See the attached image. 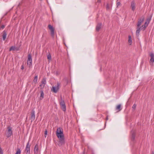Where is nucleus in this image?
I'll return each mask as SVG.
<instances>
[{"label": "nucleus", "mask_w": 154, "mask_h": 154, "mask_svg": "<svg viewBox=\"0 0 154 154\" xmlns=\"http://www.w3.org/2000/svg\"><path fill=\"white\" fill-rule=\"evenodd\" d=\"M61 100L60 102V105L61 109L63 111H65L66 110V106L65 103L63 100H62L61 97H60Z\"/></svg>", "instance_id": "obj_1"}, {"label": "nucleus", "mask_w": 154, "mask_h": 154, "mask_svg": "<svg viewBox=\"0 0 154 154\" xmlns=\"http://www.w3.org/2000/svg\"><path fill=\"white\" fill-rule=\"evenodd\" d=\"M48 27L49 29L51 31V36L53 38L54 37V28H53V26L50 24H49Z\"/></svg>", "instance_id": "obj_2"}, {"label": "nucleus", "mask_w": 154, "mask_h": 154, "mask_svg": "<svg viewBox=\"0 0 154 154\" xmlns=\"http://www.w3.org/2000/svg\"><path fill=\"white\" fill-rule=\"evenodd\" d=\"M12 134V128L10 127L8 128L7 131L6 133V135L7 137L9 138L10 137Z\"/></svg>", "instance_id": "obj_3"}, {"label": "nucleus", "mask_w": 154, "mask_h": 154, "mask_svg": "<svg viewBox=\"0 0 154 154\" xmlns=\"http://www.w3.org/2000/svg\"><path fill=\"white\" fill-rule=\"evenodd\" d=\"M60 85L59 83H58L57 85L55 87H53L51 89V91L55 93H56L58 91L59 88V87Z\"/></svg>", "instance_id": "obj_4"}, {"label": "nucleus", "mask_w": 154, "mask_h": 154, "mask_svg": "<svg viewBox=\"0 0 154 154\" xmlns=\"http://www.w3.org/2000/svg\"><path fill=\"white\" fill-rule=\"evenodd\" d=\"M59 139V142L58 144L59 146H61L65 144V141L64 137L62 138H60Z\"/></svg>", "instance_id": "obj_5"}, {"label": "nucleus", "mask_w": 154, "mask_h": 154, "mask_svg": "<svg viewBox=\"0 0 154 154\" xmlns=\"http://www.w3.org/2000/svg\"><path fill=\"white\" fill-rule=\"evenodd\" d=\"M46 83V80L45 78H44L41 82V84L40 85V86L41 87V88H44L45 84Z\"/></svg>", "instance_id": "obj_6"}, {"label": "nucleus", "mask_w": 154, "mask_h": 154, "mask_svg": "<svg viewBox=\"0 0 154 154\" xmlns=\"http://www.w3.org/2000/svg\"><path fill=\"white\" fill-rule=\"evenodd\" d=\"M144 17H142L140 19L138 22V23L137 24V27H140V26L141 24L143 22L144 20Z\"/></svg>", "instance_id": "obj_7"}, {"label": "nucleus", "mask_w": 154, "mask_h": 154, "mask_svg": "<svg viewBox=\"0 0 154 154\" xmlns=\"http://www.w3.org/2000/svg\"><path fill=\"white\" fill-rule=\"evenodd\" d=\"M151 57L149 63L151 65H152L154 62V54L153 53H151L150 54Z\"/></svg>", "instance_id": "obj_8"}, {"label": "nucleus", "mask_w": 154, "mask_h": 154, "mask_svg": "<svg viewBox=\"0 0 154 154\" xmlns=\"http://www.w3.org/2000/svg\"><path fill=\"white\" fill-rule=\"evenodd\" d=\"M30 145L29 144V142H28L27 143L25 148V150L26 152L27 153H29L30 150Z\"/></svg>", "instance_id": "obj_9"}, {"label": "nucleus", "mask_w": 154, "mask_h": 154, "mask_svg": "<svg viewBox=\"0 0 154 154\" xmlns=\"http://www.w3.org/2000/svg\"><path fill=\"white\" fill-rule=\"evenodd\" d=\"M35 119V112L33 110H32L31 114V117L30 119L31 120V122H32V121L34 120Z\"/></svg>", "instance_id": "obj_10"}, {"label": "nucleus", "mask_w": 154, "mask_h": 154, "mask_svg": "<svg viewBox=\"0 0 154 154\" xmlns=\"http://www.w3.org/2000/svg\"><path fill=\"white\" fill-rule=\"evenodd\" d=\"M132 10L133 11H134L135 9L136 4L134 1L131 2V5Z\"/></svg>", "instance_id": "obj_11"}, {"label": "nucleus", "mask_w": 154, "mask_h": 154, "mask_svg": "<svg viewBox=\"0 0 154 154\" xmlns=\"http://www.w3.org/2000/svg\"><path fill=\"white\" fill-rule=\"evenodd\" d=\"M38 144H36L35 146V148H34V153L35 154H38Z\"/></svg>", "instance_id": "obj_12"}, {"label": "nucleus", "mask_w": 154, "mask_h": 154, "mask_svg": "<svg viewBox=\"0 0 154 154\" xmlns=\"http://www.w3.org/2000/svg\"><path fill=\"white\" fill-rule=\"evenodd\" d=\"M2 38L3 41H4L6 38L7 33L5 30H4L2 32Z\"/></svg>", "instance_id": "obj_13"}, {"label": "nucleus", "mask_w": 154, "mask_h": 154, "mask_svg": "<svg viewBox=\"0 0 154 154\" xmlns=\"http://www.w3.org/2000/svg\"><path fill=\"white\" fill-rule=\"evenodd\" d=\"M56 135L58 139L60 138H62L63 137H64V136L63 134V133H56Z\"/></svg>", "instance_id": "obj_14"}, {"label": "nucleus", "mask_w": 154, "mask_h": 154, "mask_svg": "<svg viewBox=\"0 0 154 154\" xmlns=\"http://www.w3.org/2000/svg\"><path fill=\"white\" fill-rule=\"evenodd\" d=\"M102 24L101 23H99L97 24L96 27V31H98L100 29L101 27Z\"/></svg>", "instance_id": "obj_15"}, {"label": "nucleus", "mask_w": 154, "mask_h": 154, "mask_svg": "<svg viewBox=\"0 0 154 154\" xmlns=\"http://www.w3.org/2000/svg\"><path fill=\"white\" fill-rule=\"evenodd\" d=\"M131 133L132 134L131 139L132 140H134L135 137V133L134 131H131Z\"/></svg>", "instance_id": "obj_16"}, {"label": "nucleus", "mask_w": 154, "mask_h": 154, "mask_svg": "<svg viewBox=\"0 0 154 154\" xmlns=\"http://www.w3.org/2000/svg\"><path fill=\"white\" fill-rule=\"evenodd\" d=\"M121 104H119L117 105L116 107V110H117V112H119L122 109L121 108Z\"/></svg>", "instance_id": "obj_17"}, {"label": "nucleus", "mask_w": 154, "mask_h": 154, "mask_svg": "<svg viewBox=\"0 0 154 154\" xmlns=\"http://www.w3.org/2000/svg\"><path fill=\"white\" fill-rule=\"evenodd\" d=\"M63 133V130L61 128H58L56 131V133Z\"/></svg>", "instance_id": "obj_18"}, {"label": "nucleus", "mask_w": 154, "mask_h": 154, "mask_svg": "<svg viewBox=\"0 0 154 154\" xmlns=\"http://www.w3.org/2000/svg\"><path fill=\"white\" fill-rule=\"evenodd\" d=\"M141 29V27H137V30H136V35H137L138 36L139 35V33L140 32V30L141 29Z\"/></svg>", "instance_id": "obj_19"}, {"label": "nucleus", "mask_w": 154, "mask_h": 154, "mask_svg": "<svg viewBox=\"0 0 154 154\" xmlns=\"http://www.w3.org/2000/svg\"><path fill=\"white\" fill-rule=\"evenodd\" d=\"M128 37V42L129 43V45H131L132 44V40L131 36L130 35H129Z\"/></svg>", "instance_id": "obj_20"}, {"label": "nucleus", "mask_w": 154, "mask_h": 154, "mask_svg": "<svg viewBox=\"0 0 154 154\" xmlns=\"http://www.w3.org/2000/svg\"><path fill=\"white\" fill-rule=\"evenodd\" d=\"M44 94L42 91L41 92L40 96V100H42L44 97Z\"/></svg>", "instance_id": "obj_21"}, {"label": "nucleus", "mask_w": 154, "mask_h": 154, "mask_svg": "<svg viewBox=\"0 0 154 154\" xmlns=\"http://www.w3.org/2000/svg\"><path fill=\"white\" fill-rule=\"evenodd\" d=\"M37 80H38V76L36 75L34 79L33 80V82L34 83H35L37 81Z\"/></svg>", "instance_id": "obj_22"}, {"label": "nucleus", "mask_w": 154, "mask_h": 154, "mask_svg": "<svg viewBox=\"0 0 154 154\" xmlns=\"http://www.w3.org/2000/svg\"><path fill=\"white\" fill-rule=\"evenodd\" d=\"M147 25H143L142 26V27H141V29H140L141 30H144L146 28L147 26Z\"/></svg>", "instance_id": "obj_23"}, {"label": "nucleus", "mask_w": 154, "mask_h": 154, "mask_svg": "<svg viewBox=\"0 0 154 154\" xmlns=\"http://www.w3.org/2000/svg\"><path fill=\"white\" fill-rule=\"evenodd\" d=\"M32 60H27V64L29 66H30L31 65H32Z\"/></svg>", "instance_id": "obj_24"}, {"label": "nucleus", "mask_w": 154, "mask_h": 154, "mask_svg": "<svg viewBox=\"0 0 154 154\" xmlns=\"http://www.w3.org/2000/svg\"><path fill=\"white\" fill-rule=\"evenodd\" d=\"M151 20V17L150 18H147L146 19V22H147V24L146 25H147V26H148V25L150 21Z\"/></svg>", "instance_id": "obj_25"}, {"label": "nucleus", "mask_w": 154, "mask_h": 154, "mask_svg": "<svg viewBox=\"0 0 154 154\" xmlns=\"http://www.w3.org/2000/svg\"><path fill=\"white\" fill-rule=\"evenodd\" d=\"M27 60H29V61L32 60V57H31V56L30 54H28V58Z\"/></svg>", "instance_id": "obj_26"}, {"label": "nucleus", "mask_w": 154, "mask_h": 154, "mask_svg": "<svg viewBox=\"0 0 154 154\" xmlns=\"http://www.w3.org/2000/svg\"><path fill=\"white\" fill-rule=\"evenodd\" d=\"M21 150L20 149H18L15 154H20Z\"/></svg>", "instance_id": "obj_27"}, {"label": "nucleus", "mask_w": 154, "mask_h": 154, "mask_svg": "<svg viewBox=\"0 0 154 154\" xmlns=\"http://www.w3.org/2000/svg\"><path fill=\"white\" fill-rule=\"evenodd\" d=\"M136 107V104H134L132 106V109L133 110H135Z\"/></svg>", "instance_id": "obj_28"}, {"label": "nucleus", "mask_w": 154, "mask_h": 154, "mask_svg": "<svg viewBox=\"0 0 154 154\" xmlns=\"http://www.w3.org/2000/svg\"><path fill=\"white\" fill-rule=\"evenodd\" d=\"M15 48V47L14 46H11L9 49V51H11L12 50H14Z\"/></svg>", "instance_id": "obj_29"}, {"label": "nucleus", "mask_w": 154, "mask_h": 154, "mask_svg": "<svg viewBox=\"0 0 154 154\" xmlns=\"http://www.w3.org/2000/svg\"><path fill=\"white\" fill-rule=\"evenodd\" d=\"M47 58L49 60H50L51 59V55L50 54H48L47 56Z\"/></svg>", "instance_id": "obj_30"}, {"label": "nucleus", "mask_w": 154, "mask_h": 154, "mask_svg": "<svg viewBox=\"0 0 154 154\" xmlns=\"http://www.w3.org/2000/svg\"><path fill=\"white\" fill-rule=\"evenodd\" d=\"M120 5H121V3L120 2H117V4H116L117 7H118Z\"/></svg>", "instance_id": "obj_31"}, {"label": "nucleus", "mask_w": 154, "mask_h": 154, "mask_svg": "<svg viewBox=\"0 0 154 154\" xmlns=\"http://www.w3.org/2000/svg\"><path fill=\"white\" fill-rule=\"evenodd\" d=\"M47 133H48V132H47V130H46L45 132V137H46V135H47Z\"/></svg>", "instance_id": "obj_32"}, {"label": "nucleus", "mask_w": 154, "mask_h": 154, "mask_svg": "<svg viewBox=\"0 0 154 154\" xmlns=\"http://www.w3.org/2000/svg\"><path fill=\"white\" fill-rule=\"evenodd\" d=\"M5 27V26L4 25H2V26L1 27H0V29H3Z\"/></svg>", "instance_id": "obj_33"}, {"label": "nucleus", "mask_w": 154, "mask_h": 154, "mask_svg": "<svg viewBox=\"0 0 154 154\" xmlns=\"http://www.w3.org/2000/svg\"><path fill=\"white\" fill-rule=\"evenodd\" d=\"M106 8L107 10H108L109 9V6L108 4H107Z\"/></svg>", "instance_id": "obj_34"}, {"label": "nucleus", "mask_w": 154, "mask_h": 154, "mask_svg": "<svg viewBox=\"0 0 154 154\" xmlns=\"http://www.w3.org/2000/svg\"><path fill=\"white\" fill-rule=\"evenodd\" d=\"M24 68L23 66V65H22L21 66V69H24Z\"/></svg>", "instance_id": "obj_35"}, {"label": "nucleus", "mask_w": 154, "mask_h": 154, "mask_svg": "<svg viewBox=\"0 0 154 154\" xmlns=\"http://www.w3.org/2000/svg\"><path fill=\"white\" fill-rule=\"evenodd\" d=\"M147 24V22H146L144 25H146Z\"/></svg>", "instance_id": "obj_36"}, {"label": "nucleus", "mask_w": 154, "mask_h": 154, "mask_svg": "<svg viewBox=\"0 0 154 154\" xmlns=\"http://www.w3.org/2000/svg\"><path fill=\"white\" fill-rule=\"evenodd\" d=\"M151 154H154V152L153 151H152L151 152Z\"/></svg>", "instance_id": "obj_37"}, {"label": "nucleus", "mask_w": 154, "mask_h": 154, "mask_svg": "<svg viewBox=\"0 0 154 154\" xmlns=\"http://www.w3.org/2000/svg\"><path fill=\"white\" fill-rule=\"evenodd\" d=\"M106 119H107V120H108V117H107L106 118Z\"/></svg>", "instance_id": "obj_38"}, {"label": "nucleus", "mask_w": 154, "mask_h": 154, "mask_svg": "<svg viewBox=\"0 0 154 154\" xmlns=\"http://www.w3.org/2000/svg\"><path fill=\"white\" fill-rule=\"evenodd\" d=\"M88 149H89L90 148H89V146H88Z\"/></svg>", "instance_id": "obj_39"}]
</instances>
